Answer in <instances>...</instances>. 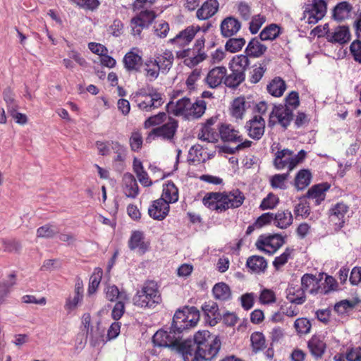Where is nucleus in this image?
I'll return each mask as SVG.
<instances>
[{
	"instance_id": "nucleus-10",
	"label": "nucleus",
	"mask_w": 361,
	"mask_h": 361,
	"mask_svg": "<svg viewBox=\"0 0 361 361\" xmlns=\"http://www.w3.org/2000/svg\"><path fill=\"white\" fill-rule=\"evenodd\" d=\"M274 118L281 126L286 128L293 120V109L282 104L274 106L269 116V126L275 124Z\"/></svg>"
},
{
	"instance_id": "nucleus-52",
	"label": "nucleus",
	"mask_w": 361,
	"mask_h": 361,
	"mask_svg": "<svg viewBox=\"0 0 361 361\" xmlns=\"http://www.w3.org/2000/svg\"><path fill=\"white\" fill-rule=\"evenodd\" d=\"M102 269L100 268H96L90 278V283L88 287V293L90 295L93 294L96 292L102 277Z\"/></svg>"
},
{
	"instance_id": "nucleus-29",
	"label": "nucleus",
	"mask_w": 361,
	"mask_h": 361,
	"mask_svg": "<svg viewBox=\"0 0 361 361\" xmlns=\"http://www.w3.org/2000/svg\"><path fill=\"white\" fill-rule=\"evenodd\" d=\"M157 66L162 73L168 72L172 67L174 56L169 50H165L162 54L156 55Z\"/></svg>"
},
{
	"instance_id": "nucleus-13",
	"label": "nucleus",
	"mask_w": 361,
	"mask_h": 361,
	"mask_svg": "<svg viewBox=\"0 0 361 361\" xmlns=\"http://www.w3.org/2000/svg\"><path fill=\"white\" fill-rule=\"evenodd\" d=\"M245 128L249 137L258 140L264 133L265 121L262 116L256 115L246 123Z\"/></svg>"
},
{
	"instance_id": "nucleus-23",
	"label": "nucleus",
	"mask_w": 361,
	"mask_h": 361,
	"mask_svg": "<svg viewBox=\"0 0 361 361\" xmlns=\"http://www.w3.org/2000/svg\"><path fill=\"white\" fill-rule=\"evenodd\" d=\"M321 279L312 274H305L301 278V288L305 293L317 294L319 292V282Z\"/></svg>"
},
{
	"instance_id": "nucleus-14",
	"label": "nucleus",
	"mask_w": 361,
	"mask_h": 361,
	"mask_svg": "<svg viewBox=\"0 0 361 361\" xmlns=\"http://www.w3.org/2000/svg\"><path fill=\"white\" fill-rule=\"evenodd\" d=\"M241 28L240 22L233 16L226 17L221 23L220 31L223 37L228 38L235 35Z\"/></svg>"
},
{
	"instance_id": "nucleus-17",
	"label": "nucleus",
	"mask_w": 361,
	"mask_h": 361,
	"mask_svg": "<svg viewBox=\"0 0 361 361\" xmlns=\"http://www.w3.org/2000/svg\"><path fill=\"white\" fill-rule=\"evenodd\" d=\"M170 209L169 204L162 199L154 200L148 209L149 215L157 220H163L168 215Z\"/></svg>"
},
{
	"instance_id": "nucleus-54",
	"label": "nucleus",
	"mask_w": 361,
	"mask_h": 361,
	"mask_svg": "<svg viewBox=\"0 0 361 361\" xmlns=\"http://www.w3.org/2000/svg\"><path fill=\"white\" fill-rule=\"evenodd\" d=\"M245 44V40L243 37L230 38L225 44L226 50L231 53L237 52L242 49Z\"/></svg>"
},
{
	"instance_id": "nucleus-43",
	"label": "nucleus",
	"mask_w": 361,
	"mask_h": 361,
	"mask_svg": "<svg viewBox=\"0 0 361 361\" xmlns=\"http://www.w3.org/2000/svg\"><path fill=\"white\" fill-rule=\"evenodd\" d=\"M214 296L220 300H227L231 298V291L229 286L225 283H218L212 289Z\"/></svg>"
},
{
	"instance_id": "nucleus-51",
	"label": "nucleus",
	"mask_w": 361,
	"mask_h": 361,
	"mask_svg": "<svg viewBox=\"0 0 361 361\" xmlns=\"http://www.w3.org/2000/svg\"><path fill=\"white\" fill-rule=\"evenodd\" d=\"M4 100L6 104L8 112H13L16 109H18V104L15 99V95L10 87H7L3 92Z\"/></svg>"
},
{
	"instance_id": "nucleus-7",
	"label": "nucleus",
	"mask_w": 361,
	"mask_h": 361,
	"mask_svg": "<svg viewBox=\"0 0 361 361\" xmlns=\"http://www.w3.org/2000/svg\"><path fill=\"white\" fill-rule=\"evenodd\" d=\"M285 243L284 238L279 234L260 235L255 245L257 248L269 255L275 253Z\"/></svg>"
},
{
	"instance_id": "nucleus-3",
	"label": "nucleus",
	"mask_w": 361,
	"mask_h": 361,
	"mask_svg": "<svg viewBox=\"0 0 361 361\" xmlns=\"http://www.w3.org/2000/svg\"><path fill=\"white\" fill-rule=\"evenodd\" d=\"M161 302V297L158 286L153 281H146L133 298L135 306L142 308H152Z\"/></svg>"
},
{
	"instance_id": "nucleus-18",
	"label": "nucleus",
	"mask_w": 361,
	"mask_h": 361,
	"mask_svg": "<svg viewBox=\"0 0 361 361\" xmlns=\"http://www.w3.org/2000/svg\"><path fill=\"white\" fill-rule=\"evenodd\" d=\"M137 48H133L132 50L126 54L123 57L124 66L128 71H140V68L142 65V59L138 53Z\"/></svg>"
},
{
	"instance_id": "nucleus-25",
	"label": "nucleus",
	"mask_w": 361,
	"mask_h": 361,
	"mask_svg": "<svg viewBox=\"0 0 361 361\" xmlns=\"http://www.w3.org/2000/svg\"><path fill=\"white\" fill-rule=\"evenodd\" d=\"M100 322H97L95 326H91L90 329L86 332L87 338H89L92 346L95 347L102 343H104V329L100 326Z\"/></svg>"
},
{
	"instance_id": "nucleus-33",
	"label": "nucleus",
	"mask_w": 361,
	"mask_h": 361,
	"mask_svg": "<svg viewBox=\"0 0 361 361\" xmlns=\"http://www.w3.org/2000/svg\"><path fill=\"white\" fill-rule=\"evenodd\" d=\"M267 47L261 44L255 37L252 38L248 43L245 53L247 56L253 58H259L262 56L267 51Z\"/></svg>"
},
{
	"instance_id": "nucleus-36",
	"label": "nucleus",
	"mask_w": 361,
	"mask_h": 361,
	"mask_svg": "<svg viewBox=\"0 0 361 361\" xmlns=\"http://www.w3.org/2000/svg\"><path fill=\"white\" fill-rule=\"evenodd\" d=\"M353 9L352 6L347 1L338 3L334 8L333 17L337 21H342L348 18Z\"/></svg>"
},
{
	"instance_id": "nucleus-58",
	"label": "nucleus",
	"mask_w": 361,
	"mask_h": 361,
	"mask_svg": "<svg viewBox=\"0 0 361 361\" xmlns=\"http://www.w3.org/2000/svg\"><path fill=\"white\" fill-rule=\"evenodd\" d=\"M279 202V197L273 193H269L264 198L259 205L262 210L271 209L276 207Z\"/></svg>"
},
{
	"instance_id": "nucleus-2",
	"label": "nucleus",
	"mask_w": 361,
	"mask_h": 361,
	"mask_svg": "<svg viewBox=\"0 0 361 361\" xmlns=\"http://www.w3.org/2000/svg\"><path fill=\"white\" fill-rule=\"evenodd\" d=\"M244 200L243 192L235 190L229 192H208L203 197L202 202L209 209L221 213L229 208L240 207Z\"/></svg>"
},
{
	"instance_id": "nucleus-6",
	"label": "nucleus",
	"mask_w": 361,
	"mask_h": 361,
	"mask_svg": "<svg viewBox=\"0 0 361 361\" xmlns=\"http://www.w3.org/2000/svg\"><path fill=\"white\" fill-rule=\"evenodd\" d=\"M155 346L169 348L177 351L183 357L184 340L183 336H178L171 327L170 331L159 330L152 337Z\"/></svg>"
},
{
	"instance_id": "nucleus-62",
	"label": "nucleus",
	"mask_w": 361,
	"mask_h": 361,
	"mask_svg": "<svg viewBox=\"0 0 361 361\" xmlns=\"http://www.w3.org/2000/svg\"><path fill=\"white\" fill-rule=\"evenodd\" d=\"M288 177V173L276 174L271 178V185L274 188L285 189L286 180Z\"/></svg>"
},
{
	"instance_id": "nucleus-11",
	"label": "nucleus",
	"mask_w": 361,
	"mask_h": 361,
	"mask_svg": "<svg viewBox=\"0 0 361 361\" xmlns=\"http://www.w3.org/2000/svg\"><path fill=\"white\" fill-rule=\"evenodd\" d=\"M227 69L225 66H216L209 71L204 79V84L209 88L216 89L225 85Z\"/></svg>"
},
{
	"instance_id": "nucleus-24",
	"label": "nucleus",
	"mask_w": 361,
	"mask_h": 361,
	"mask_svg": "<svg viewBox=\"0 0 361 361\" xmlns=\"http://www.w3.org/2000/svg\"><path fill=\"white\" fill-rule=\"evenodd\" d=\"M168 106L171 108V112L174 116H183L188 118L191 108V101L188 97H183L178 99L174 105H172V102H170Z\"/></svg>"
},
{
	"instance_id": "nucleus-39",
	"label": "nucleus",
	"mask_w": 361,
	"mask_h": 361,
	"mask_svg": "<svg viewBox=\"0 0 361 361\" xmlns=\"http://www.w3.org/2000/svg\"><path fill=\"white\" fill-rule=\"evenodd\" d=\"M293 154V151L288 149L279 150L275 154L274 164L277 169H283L286 167L288 168V157Z\"/></svg>"
},
{
	"instance_id": "nucleus-61",
	"label": "nucleus",
	"mask_w": 361,
	"mask_h": 361,
	"mask_svg": "<svg viewBox=\"0 0 361 361\" xmlns=\"http://www.w3.org/2000/svg\"><path fill=\"white\" fill-rule=\"evenodd\" d=\"M166 118V114L159 113L157 115L149 117L144 123V127L148 128L151 126H158L162 123Z\"/></svg>"
},
{
	"instance_id": "nucleus-48",
	"label": "nucleus",
	"mask_w": 361,
	"mask_h": 361,
	"mask_svg": "<svg viewBox=\"0 0 361 361\" xmlns=\"http://www.w3.org/2000/svg\"><path fill=\"white\" fill-rule=\"evenodd\" d=\"M248 57L249 56L247 54H240L234 56L232 59V65L230 67L245 73L250 63Z\"/></svg>"
},
{
	"instance_id": "nucleus-28",
	"label": "nucleus",
	"mask_w": 361,
	"mask_h": 361,
	"mask_svg": "<svg viewBox=\"0 0 361 361\" xmlns=\"http://www.w3.org/2000/svg\"><path fill=\"white\" fill-rule=\"evenodd\" d=\"M329 188L327 183L318 184L310 188L307 192V197L314 200L316 204H320L325 198V192Z\"/></svg>"
},
{
	"instance_id": "nucleus-60",
	"label": "nucleus",
	"mask_w": 361,
	"mask_h": 361,
	"mask_svg": "<svg viewBox=\"0 0 361 361\" xmlns=\"http://www.w3.org/2000/svg\"><path fill=\"white\" fill-rule=\"evenodd\" d=\"M357 302L358 301L357 300H341V302L335 305L334 309L337 312L340 314H343L346 312L348 310L354 308L355 305L357 304Z\"/></svg>"
},
{
	"instance_id": "nucleus-5",
	"label": "nucleus",
	"mask_w": 361,
	"mask_h": 361,
	"mask_svg": "<svg viewBox=\"0 0 361 361\" xmlns=\"http://www.w3.org/2000/svg\"><path fill=\"white\" fill-rule=\"evenodd\" d=\"M133 99L138 108L146 111L157 109L164 102L161 94L150 85L139 89L134 93Z\"/></svg>"
},
{
	"instance_id": "nucleus-30",
	"label": "nucleus",
	"mask_w": 361,
	"mask_h": 361,
	"mask_svg": "<svg viewBox=\"0 0 361 361\" xmlns=\"http://www.w3.org/2000/svg\"><path fill=\"white\" fill-rule=\"evenodd\" d=\"M293 218L290 211H279L274 214V224L276 226L285 229L293 224Z\"/></svg>"
},
{
	"instance_id": "nucleus-56",
	"label": "nucleus",
	"mask_w": 361,
	"mask_h": 361,
	"mask_svg": "<svg viewBox=\"0 0 361 361\" xmlns=\"http://www.w3.org/2000/svg\"><path fill=\"white\" fill-rule=\"evenodd\" d=\"M0 243L2 245L4 252H18L21 249L20 243L14 239H1Z\"/></svg>"
},
{
	"instance_id": "nucleus-40",
	"label": "nucleus",
	"mask_w": 361,
	"mask_h": 361,
	"mask_svg": "<svg viewBox=\"0 0 361 361\" xmlns=\"http://www.w3.org/2000/svg\"><path fill=\"white\" fill-rule=\"evenodd\" d=\"M286 88V85L284 80L279 77L274 78L267 87L268 92L276 97H281Z\"/></svg>"
},
{
	"instance_id": "nucleus-34",
	"label": "nucleus",
	"mask_w": 361,
	"mask_h": 361,
	"mask_svg": "<svg viewBox=\"0 0 361 361\" xmlns=\"http://www.w3.org/2000/svg\"><path fill=\"white\" fill-rule=\"evenodd\" d=\"M246 266L252 272L260 273L265 271L267 267V262L263 257L253 255L247 258Z\"/></svg>"
},
{
	"instance_id": "nucleus-37",
	"label": "nucleus",
	"mask_w": 361,
	"mask_h": 361,
	"mask_svg": "<svg viewBox=\"0 0 361 361\" xmlns=\"http://www.w3.org/2000/svg\"><path fill=\"white\" fill-rule=\"evenodd\" d=\"M250 106L245 97H239L235 98L232 103L231 114L236 118H242L245 109Z\"/></svg>"
},
{
	"instance_id": "nucleus-47",
	"label": "nucleus",
	"mask_w": 361,
	"mask_h": 361,
	"mask_svg": "<svg viewBox=\"0 0 361 361\" xmlns=\"http://www.w3.org/2000/svg\"><path fill=\"white\" fill-rule=\"evenodd\" d=\"M202 310L209 319L216 320L221 318V314L219 311L218 305L213 301L205 302L202 306Z\"/></svg>"
},
{
	"instance_id": "nucleus-49",
	"label": "nucleus",
	"mask_w": 361,
	"mask_h": 361,
	"mask_svg": "<svg viewBox=\"0 0 361 361\" xmlns=\"http://www.w3.org/2000/svg\"><path fill=\"white\" fill-rule=\"evenodd\" d=\"M59 233V228L52 224H45L37 230L38 238H52Z\"/></svg>"
},
{
	"instance_id": "nucleus-21",
	"label": "nucleus",
	"mask_w": 361,
	"mask_h": 361,
	"mask_svg": "<svg viewBox=\"0 0 361 361\" xmlns=\"http://www.w3.org/2000/svg\"><path fill=\"white\" fill-rule=\"evenodd\" d=\"M350 37V32L347 26H338L333 32L327 34L329 42L339 44L348 43Z\"/></svg>"
},
{
	"instance_id": "nucleus-44",
	"label": "nucleus",
	"mask_w": 361,
	"mask_h": 361,
	"mask_svg": "<svg viewBox=\"0 0 361 361\" xmlns=\"http://www.w3.org/2000/svg\"><path fill=\"white\" fill-rule=\"evenodd\" d=\"M281 33V27L276 24L272 23L264 27L259 34V38L262 41L274 40Z\"/></svg>"
},
{
	"instance_id": "nucleus-20",
	"label": "nucleus",
	"mask_w": 361,
	"mask_h": 361,
	"mask_svg": "<svg viewBox=\"0 0 361 361\" xmlns=\"http://www.w3.org/2000/svg\"><path fill=\"white\" fill-rule=\"evenodd\" d=\"M219 4L217 0H207L197 9L196 16L199 20H204L214 16L219 10Z\"/></svg>"
},
{
	"instance_id": "nucleus-46",
	"label": "nucleus",
	"mask_w": 361,
	"mask_h": 361,
	"mask_svg": "<svg viewBox=\"0 0 361 361\" xmlns=\"http://www.w3.org/2000/svg\"><path fill=\"white\" fill-rule=\"evenodd\" d=\"M106 298L109 301H115L116 299L119 300H128L129 298L125 291H119L115 285L109 286L105 290Z\"/></svg>"
},
{
	"instance_id": "nucleus-19",
	"label": "nucleus",
	"mask_w": 361,
	"mask_h": 361,
	"mask_svg": "<svg viewBox=\"0 0 361 361\" xmlns=\"http://www.w3.org/2000/svg\"><path fill=\"white\" fill-rule=\"evenodd\" d=\"M123 192L127 197L135 198L139 194V187L134 176L126 173L123 176Z\"/></svg>"
},
{
	"instance_id": "nucleus-16",
	"label": "nucleus",
	"mask_w": 361,
	"mask_h": 361,
	"mask_svg": "<svg viewBox=\"0 0 361 361\" xmlns=\"http://www.w3.org/2000/svg\"><path fill=\"white\" fill-rule=\"evenodd\" d=\"M307 348L312 357L320 359L326 350L324 338L319 335H314L307 342Z\"/></svg>"
},
{
	"instance_id": "nucleus-50",
	"label": "nucleus",
	"mask_w": 361,
	"mask_h": 361,
	"mask_svg": "<svg viewBox=\"0 0 361 361\" xmlns=\"http://www.w3.org/2000/svg\"><path fill=\"white\" fill-rule=\"evenodd\" d=\"M205 109L206 102L204 100H197L195 102H191V108L188 118H200L204 114Z\"/></svg>"
},
{
	"instance_id": "nucleus-38",
	"label": "nucleus",
	"mask_w": 361,
	"mask_h": 361,
	"mask_svg": "<svg viewBox=\"0 0 361 361\" xmlns=\"http://www.w3.org/2000/svg\"><path fill=\"white\" fill-rule=\"evenodd\" d=\"M252 351L255 354L264 350L267 347L264 334L259 331L253 332L250 336Z\"/></svg>"
},
{
	"instance_id": "nucleus-35",
	"label": "nucleus",
	"mask_w": 361,
	"mask_h": 361,
	"mask_svg": "<svg viewBox=\"0 0 361 361\" xmlns=\"http://www.w3.org/2000/svg\"><path fill=\"white\" fill-rule=\"evenodd\" d=\"M159 199L165 200L168 204L178 201V191L173 182L168 181L167 183L164 185L162 195Z\"/></svg>"
},
{
	"instance_id": "nucleus-12",
	"label": "nucleus",
	"mask_w": 361,
	"mask_h": 361,
	"mask_svg": "<svg viewBox=\"0 0 361 361\" xmlns=\"http://www.w3.org/2000/svg\"><path fill=\"white\" fill-rule=\"evenodd\" d=\"M200 30V26H188L180 31L175 37L169 40V43L179 48H184L194 39L195 35Z\"/></svg>"
},
{
	"instance_id": "nucleus-15",
	"label": "nucleus",
	"mask_w": 361,
	"mask_h": 361,
	"mask_svg": "<svg viewBox=\"0 0 361 361\" xmlns=\"http://www.w3.org/2000/svg\"><path fill=\"white\" fill-rule=\"evenodd\" d=\"M326 3L324 0H313L311 8L307 11L309 23L315 24L322 20L326 13Z\"/></svg>"
},
{
	"instance_id": "nucleus-41",
	"label": "nucleus",
	"mask_w": 361,
	"mask_h": 361,
	"mask_svg": "<svg viewBox=\"0 0 361 361\" xmlns=\"http://www.w3.org/2000/svg\"><path fill=\"white\" fill-rule=\"evenodd\" d=\"M198 139L208 142H216L219 140V133L211 126H202L197 135Z\"/></svg>"
},
{
	"instance_id": "nucleus-59",
	"label": "nucleus",
	"mask_w": 361,
	"mask_h": 361,
	"mask_svg": "<svg viewBox=\"0 0 361 361\" xmlns=\"http://www.w3.org/2000/svg\"><path fill=\"white\" fill-rule=\"evenodd\" d=\"M266 71V65H262L259 63V66H255L253 70L250 72V82L255 84L259 82Z\"/></svg>"
},
{
	"instance_id": "nucleus-9",
	"label": "nucleus",
	"mask_w": 361,
	"mask_h": 361,
	"mask_svg": "<svg viewBox=\"0 0 361 361\" xmlns=\"http://www.w3.org/2000/svg\"><path fill=\"white\" fill-rule=\"evenodd\" d=\"M178 127V121L170 118L167 123L161 126L153 128L149 133L147 140H149L152 136H154L161 137L163 140L171 141L173 139Z\"/></svg>"
},
{
	"instance_id": "nucleus-31",
	"label": "nucleus",
	"mask_w": 361,
	"mask_h": 361,
	"mask_svg": "<svg viewBox=\"0 0 361 361\" xmlns=\"http://www.w3.org/2000/svg\"><path fill=\"white\" fill-rule=\"evenodd\" d=\"M348 210V207L343 203H337L331 209L330 218L331 221H334L336 224L343 226L344 223V216Z\"/></svg>"
},
{
	"instance_id": "nucleus-45",
	"label": "nucleus",
	"mask_w": 361,
	"mask_h": 361,
	"mask_svg": "<svg viewBox=\"0 0 361 361\" xmlns=\"http://www.w3.org/2000/svg\"><path fill=\"white\" fill-rule=\"evenodd\" d=\"M312 175L310 171L306 169L300 170L295 176V186L298 190L307 187L311 181Z\"/></svg>"
},
{
	"instance_id": "nucleus-42",
	"label": "nucleus",
	"mask_w": 361,
	"mask_h": 361,
	"mask_svg": "<svg viewBox=\"0 0 361 361\" xmlns=\"http://www.w3.org/2000/svg\"><path fill=\"white\" fill-rule=\"evenodd\" d=\"M190 50L189 49H183L182 51H179L177 52V56L178 58H186L185 60V63L188 66H195L202 62L205 59L204 54H197L195 56H190Z\"/></svg>"
},
{
	"instance_id": "nucleus-55",
	"label": "nucleus",
	"mask_w": 361,
	"mask_h": 361,
	"mask_svg": "<svg viewBox=\"0 0 361 361\" xmlns=\"http://www.w3.org/2000/svg\"><path fill=\"white\" fill-rule=\"evenodd\" d=\"M311 323L307 318H298L294 322V327L299 334H307L310 332Z\"/></svg>"
},
{
	"instance_id": "nucleus-53",
	"label": "nucleus",
	"mask_w": 361,
	"mask_h": 361,
	"mask_svg": "<svg viewBox=\"0 0 361 361\" xmlns=\"http://www.w3.org/2000/svg\"><path fill=\"white\" fill-rule=\"evenodd\" d=\"M9 277L13 280L9 283H6L5 282L0 283V305L5 302L11 287L16 284V275L14 273H12L9 275Z\"/></svg>"
},
{
	"instance_id": "nucleus-1",
	"label": "nucleus",
	"mask_w": 361,
	"mask_h": 361,
	"mask_svg": "<svg viewBox=\"0 0 361 361\" xmlns=\"http://www.w3.org/2000/svg\"><path fill=\"white\" fill-rule=\"evenodd\" d=\"M221 341L209 331H198L193 340H184L183 359L184 361H211L218 355Z\"/></svg>"
},
{
	"instance_id": "nucleus-57",
	"label": "nucleus",
	"mask_w": 361,
	"mask_h": 361,
	"mask_svg": "<svg viewBox=\"0 0 361 361\" xmlns=\"http://www.w3.org/2000/svg\"><path fill=\"white\" fill-rule=\"evenodd\" d=\"M259 300L263 305L273 304L276 301V294L271 289L264 288L259 294Z\"/></svg>"
},
{
	"instance_id": "nucleus-64",
	"label": "nucleus",
	"mask_w": 361,
	"mask_h": 361,
	"mask_svg": "<svg viewBox=\"0 0 361 361\" xmlns=\"http://www.w3.org/2000/svg\"><path fill=\"white\" fill-rule=\"evenodd\" d=\"M350 51L354 60L361 63V41H353L350 46Z\"/></svg>"
},
{
	"instance_id": "nucleus-26",
	"label": "nucleus",
	"mask_w": 361,
	"mask_h": 361,
	"mask_svg": "<svg viewBox=\"0 0 361 361\" xmlns=\"http://www.w3.org/2000/svg\"><path fill=\"white\" fill-rule=\"evenodd\" d=\"M219 136L224 142H237L243 140L239 132L235 130L231 125L221 124L218 128Z\"/></svg>"
},
{
	"instance_id": "nucleus-27",
	"label": "nucleus",
	"mask_w": 361,
	"mask_h": 361,
	"mask_svg": "<svg viewBox=\"0 0 361 361\" xmlns=\"http://www.w3.org/2000/svg\"><path fill=\"white\" fill-rule=\"evenodd\" d=\"M230 74H228V71H226L225 85L229 88L235 89L245 81V73L231 67H230Z\"/></svg>"
},
{
	"instance_id": "nucleus-32",
	"label": "nucleus",
	"mask_w": 361,
	"mask_h": 361,
	"mask_svg": "<svg viewBox=\"0 0 361 361\" xmlns=\"http://www.w3.org/2000/svg\"><path fill=\"white\" fill-rule=\"evenodd\" d=\"M286 298L288 300L294 304L301 305L306 300L305 293L304 289L298 286H290L287 289Z\"/></svg>"
},
{
	"instance_id": "nucleus-22",
	"label": "nucleus",
	"mask_w": 361,
	"mask_h": 361,
	"mask_svg": "<svg viewBox=\"0 0 361 361\" xmlns=\"http://www.w3.org/2000/svg\"><path fill=\"white\" fill-rule=\"evenodd\" d=\"M128 247L131 250H137L139 253L142 255L147 251L149 243L145 242L142 232L135 231L131 234L128 241Z\"/></svg>"
},
{
	"instance_id": "nucleus-63",
	"label": "nucleus",
	"mask_w": 361,
	"mask_h": 361,
	"mask_svg": "<svg viewBox=\"0 0 361 361\" xmlns=\"http://www.w3.org/2000/svg\"><path fill=\"white\" fill-rule=\"evenodd\" d=\"M266 18L264 16L256 15L252 17L250 23V31L252 34H256L262 25L265 23Z\"/></svg>"
},
{
	"instance_id": "nucleus-8",
	"label": "nucleus",
	"mask_w": 361,
	"mask_h": 361,
	"mask_svg": "<svg viewBox=\"0 0 361 361\" xmlns=\"http://www.w3.org/2000/svg\"><path fill=\"white\" fill-rule=\"evenodd\" d=\"M156 18L154 11L150 9H145L140 11L130 21L132 33L134 35H140L142 30L152 23Z\"/></svg>"
},
{
	"instance_id": "nucleus-4",
	"label": "nucleus",
	"mask_w": 361,
	"mask_h": 361,
	"mask_svg": "<svg viewBox=\"0 0 361 361\" xmlns=\"http://www.w3.org/2000/svg\"><path fill=\"white\" fill-rule=\"evenodd\" d=\"M200 317V311L195 307H185L183 310H178L173 315L171 328L178 336H183L185 330L197 325Z\"/></svg>"
}]
</instances>
